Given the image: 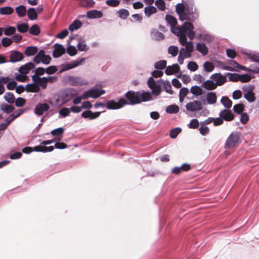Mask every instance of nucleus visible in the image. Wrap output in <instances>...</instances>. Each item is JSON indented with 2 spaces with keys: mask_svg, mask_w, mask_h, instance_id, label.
<instances>
[{
  "mask_svg": "<svg viewBox=\"0 0 259 259\" xmlns=\"http://www.w3.org/2000/svg\"><path fill=\"white\" fill-rule=\"evenodd\" d=\"M165 20L170 26L172 33L179 37L181 45H183L186 42L187 36L190 40H192L194 38L195 33L193 31L194 26L192 23L185 22L182 26H176L177 20L170 15H166Z\"/></svg>",
  "mask_w": 259,
  "mask_h": 259,
  "instance_id": "nucleus-1",
  "label": "nucleus"
},
{
  "mask_svg": "<svg viewBox=\"0 0 259 259\" xmlns=\"http://www.w3.org/2000/svg\"><path fill=\"white\" fill-rule=\"evenodd\" d=\"M194 1L188 0L176 5V12L178 14L179 20L183 21L187 20L193 22L198 17L199 12L196 8H193Z\"/></svg>",
  "mask_w": 259,
  "mask_h": 259,
  "instance_id": "nucleus-2",
  "label": "nucleus"
},
{
  "mask_svg": "<svg viewBox=\"0 0 259 259\" xmlns=\"http://www.w3.org/2000/svg\"><path fill=\"white\" fill-rule=\"evenodd\" d=\"M182 45L185 46V48H182L180 49L178 58V62L181 64L183 63L184 58H189L191 56V53L193 52L194 49L193 44L191 40L189 41H187V39L186 42Z\"/></svg>",
  "mask_w": 259,
  "mask_h": 259,
  "instance_id": "nucleus-3",
  "label": "nucleus"
},
{
  "mask_svg": "<svg viewBox=\"0 0 259 259\" xmlns=\"http://www.w3.org/2000/svg\"><path fill=\"white\" fill-rule=\"evenodd\" d=\"M241 142V133L235 131L232 132L227 138L225 143L224 148L227 149L234 148Z\"/></svg>",
  "mask_w": 259,
  "mask_h": 259,
  "instance_id": "nucleus-4",
  "label": "nucleus"
},
{
  "mask_svg": "<svg viewBox=\"0 0 259 259\" xmlns=\"http://www.w3.org/2000/svg\"><path fill=\"white\" fill-rule=\"evenodd\" d=\"M147 83L149 87L151 89L152 93L153 95H158L160 94L162 90V79L156 81L153 79V77H150Z\"/></svg>",
  "mask_w": 259,
  "mask_h": 259,
  "instance_id": "nucleus-5",
  "label": "nucleus"
},
{
  "mask_svg": "<svg viewBox=\"0 0 259 259\" xmlns=\"http://www.w3.org/2000/svg\"><path fill=\"white\" fill-rule=\"evenodd\" d=\"M54 149L53 146H36L34 147H26L22 149V152L25 154H29L32 151L46 153L52 151Z\"/></svg>",
  "mask_w": 259,
  "mask_h": 259,
  "instance_id": "nucleus-6",
  "label": "nucleus"
},
{
  "mask_svg": "<svg viewBox=\"0 0 259 259\" xmlns=\"http://www.w3.org/2000/svg\"><path fill=\"white\" fill-rule=\"evenodd\" d=\"M127 104V101L125 99L121 98L118 100L117 102L113 100L107 101L106 103V107L109 110H116L122 108Z\"/></svg>",
  "mask_w": 259,
  "mask_h": 259,
  "instance_id": "nucleus-7",
  "label": "nucleus"
},
{
  "mask_svg": "<svg viewBox=\"0 0 259 259\" xmlns=\"http://www.w3.org/2000/svg\"><path fill=\"white\" fill-rule=\"evenodd\" d=\"M244 92V98L249 103L255 100V94L253 92L254 87L251 85H245L242 88Z\"/></svg>",
  "mask_w": 259,
  "mask_h": 259,
  "instance_id": "nucleus-8",
  "label": "nucleus"
},
{
  "mask_svg": "<svg viewBox=\"0 0 259 259\" xmlns=\"http://www.w3.org/2000/svg\"><path fill=\"white\" fill-rule=\"evenodd\" d=\"M125 97L128 101L127 104L135 105L141 102L140 93L129 91L126 93Z\"/></svg>",
  "mask_w": 259,
  "mask_h": 259,
  "instance_id": "nucleus-9",
  "label": "nucleus"
},
{
  "mask_svg": "<svg viewBox=\"0 0 259 259\" xmlns=\"http://www.w3.org/2000/svg\"><path fill=\"white\" fill-rule=\"evenodd\" d=\"M77 95L78 92L77 90L72 88H68L62 93L61 98L64 103H67Z\"/></svg>",
  "mask_w": 259,
  "mask_h": 259,
  "instance_id": "nucleus-10",
  "label": "nucleus"
},
{
  "mask_svg": "<svg viewBox=\"0 0 259 259\" xmlns=\"http://www.w3.org/2000/svg\"><path fill=\"white\" fill-rule=\"evenodd\" d=\"M186 108L187 111L194 112L201 110L203 107L200 101L195 100L187 103L186 105Z\"/></svg>",
  "mask_w": 259,
  "mask_h": 259,
  "instance_id": "nucleus-11",
  "label": "nucleus"
},
{
  "mask_svg": "<svg viewBox=\"0 0 259 259\" xmlns=\"http://www.w3.org/2000/svg\"><path fill=\"white\" fill-rule=\"evenodd\" d=\"M210 78L215 81L214 83L217 86H221L224 84L227 80L226 74L223 75L220 73H216L212 74Z\"/></svg>",
  "mask_w": 259,
  "mask_h": 259,
  "instance_id": "nucleus-12",
  "label": "nucleus"
},
{
  "mask_svg": "<svg viewBox=\"0 0 259 259\" xmlns=\"http://www.w3.org/2000/svg\"><path fill=\"white\" fill-rule=\"evenodd\" d=\"M35 67V65L32 62H28L22 65L19 69V72L21 76L26 77V74L31 69H33Z\"/></svg>",
  "mask_w": 259,
  "mask_h": 259,
  "instance_id": "nucleus-13",
  "label": "nucleus"
},
{
  "mask_svg": "<svg viewBox=\"0 0 259 259\" xmlns=\"http://www.w3.org/2000/svg\"><path fill=\"white\" fill-rule=\"evenodd\" d=\"M10 60L8 62L16 63L22 61L24 58L23 55L18 51H12L10 55Z\"/></svg>",
  "mask_w": 259,
  "mask_h": 259,
  "instance_id": "nucleus-14",
  "label": "nucleus"
},
{
  "mask_svg": "<svg viewBox=\"0 0 259 259\" xmlns=\"http://www.w3.org/2000/svg\"><path fill=\"white\" fill-rule=\"evenodd\" d=\"M49 108L50 107L47 103H39L35 106L34 113L38 116H41L44 112L48 111Z\"/></svg>",
  "mask_w": 259,
  "mask_h": 259,
  "instance_id": "nucleus-15",
  "label": "nucleus"
},
{
  "mask_svg": "<svg viewBox=\"0 0 259 259\" xmlns=\"http://www.w3.org/2000/svg\"><path fill=\"white\" fill-rule=\"evenodd\" d=\"M219 116L223 118L224 120L231 121L234 118V115L230 110L224 109L221 111L219 114Z\"/></svg>",
  "mask_w": 259,
  "mask_h": 259,
  "instance_id": "nucleus-16",
  "label": "nucleus"
},
{
  "mask_svg": "<svg viewBox=\"0 0 259 259\" xmlns=\"http://www.w3.org/2000/svg\"><path fill=\"white\" fill-rule=\"evenodd\" d=\"M54 47L55 49L53 52V57L58 58L65 53V49L62 45L56 43L54 44Z\"/></svg>",
  "mask_w": 259,
  "mask_h": 259,
  "instance_id": "nucleus-17",
  "label": "nucleus"
},
{
  "mask_svg": "<svg viewBox=\"0 0 259 259\" xmlns=\"http://www.w3.org/2000/svg\"><path fill=\"white\" fill-rule=\"evenodd\" d=\"M44 78H45V77H41L36 74L32 76V81L38 84L39 89L41 88L42 89H45L47 87L46 80H45Z\"/></svg>",
  "mask_w": 259,
  "mask_h": 259,
  "instance_id": "nucleus-18",
  "label": "nucleus"
},
{
  "mask_svg": "<svg viewBox=\"0 0 259 259\" xmlns=\"http://www.w3.org/2000/svg\"><path fill=\"white\" fill-rule=\"evenodd\" d=\"M101 113V112H93L92 111L88 110L82 112L81 117L93 120L98 118L100 115Z\"/></svg>",
  "mask_w": 259,
  "mask_h": 259,
  "instance_id": "nucleus-19",
  "label": "nucleus"
},
{
  "mask_svg": "<svg viewBox=\"0 0 259 259\" xmlns=\"http://www.w3.org/2000/svg\"><path fill=\"white\" fill-rule=\"evenodd\" d=\"M217 96L216 94L214 92H208L206 95V101L207 102L205 101V100L202 101V103L203 105H205L207 104H215L217 102Z\"/></svg>",
  "mask_w": 259,
  "mask_h": 259,
  "instance_id": "nucleus-20",
  "label": "nucleus"
},
{
  "mask_svg": "<svg viewBox=\"0 0 259 259\" xmlns=\"http://www.w3.org/2000/svg\"><path fill=\"white\" fill-rule=\"evenodd\" d=\"M91 98L96 99L105 93L104 90H99L97 88H93L89 90Z\"/></svg>",
  "mask_w": 259,
  "mask_h": 259,
  "instance_id": "nucleus-21",
  "label": "nucleus"
},
{
  "mask_svg": "<svg viewBox=\"0 0 259 259\" xmlns=\"http://www.w3.org/2000/svg\"><path fill=\"white\" fill-rule=\"evenodd\" d=\"M191 169V166L189 164L185 163L183 164L181 166H177L174 167L171 169V172L175 174H179L181 170L187 171Z\"/></svg>",
  "mask_w": 259,
  "mask_h": 259,
  "instance_id": "nucleus-22",
  "label": "nucleus"
},
{
  "mask_svg": "<svg viewBox=\"0 0 259 259\" xmlns=\"http://www.w3.org/2000/svg\"><path fill=\"white\" fill-rule=\"evenodd\" d=\"M103 16V13L97 10H93L89 11L87 13V16L89 19H97L102 17Z\"/></svg>",
  "mask_w": 259,
  "mask_h": 259,
  "instance_id": "nucleus-23",
  "label": "nucleus"
},
{
  "mask_svg": "<svg viewBox=\"0 0 259 259\" xmlns=\"http://www.w3.org/2000/svg\"><path fill=\"white\" fill-rule=\"evenodd\" d=\"M180 69V67L178 64H174L171 66L166 67L165 73L167 75H171L178 73Z\"/></svg>",
  "mask_w": 259,
  "mask_h": 259,
  "instance_id": "nucleus-24",
  "label": "nucleus"
},
{
  "mask_svg": "<svg viewBox=\"0 0 259 259\" xmlns=\"http://www.w3.org/2000/svg\"><path fill=\"white\" fill-rule=\"evenodd\" d=\"M78 43L77 44V48L79 51H87L89 48L85 44V41L82 37H79L77 38Z\"/></svg>",
  "mask_w": 259,
  "mask_h": 259,
  "instance_id": "nucleus-25",
  "label": "nucleus"
},
{
  "mask_svg": "<svg viewBox=\"0 0 259 259\" xmlns=\"http://www.w3.org/2000/svg\"><path fill=\"white\" fill-rule=\"evenodd\" d=\"M201 87L208 90H213L217 87L214 81L211 79V80H207L204 81Z\"/></svg>",
  "mask_w": 259,
  "mask_h": 259,
  "instance_id": "nucleus-26",
  "label": "nucleus"
},
{
  "mask_svg": "<svg viewBox=\"0 0 259 259\" xmlns=\"http://www.w3.org/2000/svg\"><path fill=\"white\" fill-rule=\"evenodd\" d=\"M25 90L27 92L37 93L40 89L36 82L28 83L25 87Z\"/></svg>",
  "mask_w": 259,
  "mask_h": 259,
  "instance_id": "nucleus-27",
  "label": "nucleus"
},
{
  "mask_svg": "<svg viewBox=\"0 0 259 259\" xmlns=\"http://www.w3.org/2000/svg\"><path fill=\"white\" fill-rule=\"evenodd\" d=\"M196 49L197 51L200 53L203 56H205L207 54L208 49L207 46L203 43L198 42L196 46Z\"/></svg>",
  "mask_w": 259,
  "mask_h": 259,
  "instance_id": "nucleus-28",
  "label": "nucleus"
},
{
  "mask_svg": "<svg viewBox=\"0 0 259 259\" xmlns=\"http://www.w3.org/2000/svg\"><path fill=\"white\" fill-rule=\"evenodd\" d=\"M38 52V48L36 46L27 47L25 50V54L28 56H32L35 55Z\"/></svg>",
  "mask_w": 259,
  "mask_h": 259,
  "instance_id": "nucleus-29",
  "label": "nucleus"
},
{
  "mask_svg": "<svg viewBox=\"0 0 259 259\" xmlns=\"http://www.w3.org/2000/svg\"><path fill=\"white\" fill-rule=\"evenodd\" d=\"M199 39L208 43H210L214 39L213 36L207 33H201L199 35Z\"/></svg>",
  "mask_w": 259,
  "mask_h": 259,
  "instance_id": "nucleus-30",
  "label": "nucleus"
},
{
  "mask_svg": "<svg viewBox=\"0 0 259 259\" xmlns=\"http://www.w3.org/2000/svg\"><path fill=\"white\" fill-rule=\"evenodd\" d=\"M14 109V107L5 103L0 104V111H2L7 114L10 113Z\"/></svg>",
  "mask_w": 259,
  "mask_h": 259,
  "instance_id": "nucleus-31",
  "label": "nucleus"
},
{
  "mask_svg": "<svg viewBox=\"0 0 259 259\" xmlns=\"http://www.w3.org/2000/svg\"><path fill=\"white\" fill-rule=\"evenodd\" d=\"M151 38L155 40L159 41L164 38V35L157 30H153L151 33Z\"/></svg>",
  "mask_w": 259,
  "mask_h": 259,
  "instance_id": "nucleus-32",
  "label": "nucleus"
},
{
  "mask_svg": "<svg viewBox=\"0 0 259 259\" xmlns=\"http://www.w3.org/2000/svg\"><path fill=\"white\" fill-rule=\"evenodd\" d=\"M81 26V22L78 19H76L69 26L68 29L71 31H73L80 28Z\"/></svg>",
  "mask_w": 259,
  "mask_h": 259,
  "instance_id": "nucleus-33",
  "label": "nucleus"
},
{
  "mask_svg": "<svg viewBox=\"0 0 259 259\" xmlns=\"http://www.w3.org/2000/svg\"><path fill=\"white\" fill-rule=\"evenodd\" d=\"M33 58V61L35 63L39 64L40 62L42 63L43 57H45V51L44 50H40Z\"/></svg>",
  "mask_w": 259,
  "mask_h": 259,
  "instance_id": "nucleus-34",
  "label": "nucleus"
},
{
  "mask_svg": "<svg viewBox=\"0 0 259 259\" xmlns=\"http://www.w3.org/2000/svg\"><path fill=\"white\" fill-rule=\"evenodd\" d=\"M221 102L222 105L227 109H229L232 107V101L227 96H223L222 97Z\"/></svg>",
  "mask_w": 259,
  "mask_h": 259,
  "instance_id": "nucleus-35",
  "label": "nucleus"
},
{
  "mask_svg": "<svg viewBox=\"0 0 259 259\" xmlns=\"http://www.w3.org/2000/svg\"><path fill=\"white\" fill-rule=\"evenodd\" d=\"M16 12L20 17H23L25 16L26 14V9L24 5H20L17 7L15 9Z\"/></svg>",
  "mask_w": 259,
  "mask_h": 259,
  "instance_id": "nucleus-36",
  "label": "nucleus"
},
{
  "mask_svg": "<svg viewBox=\"0 0 259 259\" xmlns=\"http://www.w3.org/2000/svg\"><path fill=\"white\" fill-rule=\"evenodd\" d=\"M156 8L152 6H147L144 9L145 14L147 17L151 16L152 14L156 13Z\"/></svg>",
  "mask_w": 259,
  "mask_h": 259,
  "instance_id": "nucleus-37",
  "label": "nucleus"
},
{
  "mask_svg": "<svg viewBox=\"0 0 259 259\" xmlns=\"http://www.w3.org/2000/svg\"><path fill=\"white\" fill-rule=\"evenodd\" d=\"M27 16L31 20H34L37 18V14L34 8H29L27 11Z\"/></svg>",
  "mask_w": 259,
  "mask_h": 259,
  "instance_id": "nucleus-38",
  "label": "nucleus"
},
{
  "mask_svg": "<svg viewBox=\"0 0 259 259\" xmlns=\"http://www.w3.org/2000/svg\"><path fill=\"white\" fill-rule=\"evenodd\" d=\"M165 111L169 114H176L179 111V107L177 105H171L166 107Z\"/></svg>",
  "mask_w": 259,
  "mask_h": 259,
  "instance_id": "nucleus-39",
  "label": "nucleus"
},
{
  "mask_svg": "<svg viewBox=\"0 0 259 259\" xmlns=\"http://www.w3.org/2000/svg\"><path fill=\"white\" fill-rule=\"evenodd\" d=\"M95 2L94 0H80V5L84 8H92Z\"/></svg>",
  "mask_w": 259,
  "mask_h": 259,
  "instance_id": "nucleus-40",
  "label": "nucleus"
},
{
  "mask_svg": "<svg viewBox=\"0 0 259 259\" xmlns=\"http://www.w3.org/2000/svg\"><path fill=\"white\" fill-rule=\"evenodd\" d=\"M226 76L229 77V81L232 82H237L239 81L240 75L235 73H226Z\"/></svg>",
  "mask_w": 259,
  "mask_h": 259,
  "instance_id": "nucleus-41",
  "label": "nucleus"
},
{
  "mask_svg": "<svg viewBox=\"0 0 259 259\" xmlns=\"http://www.w3.org/2000/svg\"><path fill=\"white\" fill-rule=\"evenodd\" d=\"M162 88L165 91L169 94L172 95L173 91L171 90V85L170 83L168 81H164L163 80Z\"/></svg>",
  "mask_w": 259,
  "mask_h": 259,
  "instance_id": "nucleus-42",
  "label": "nucleus"
},
{
  "mask_svg": "<svg viewBox=\"0 0 259 259\" xmlns=\"http://www.w3.org/2000/svg\"><path fill=\"white\" fill-rule=\"evenodd\" d=\"M166 61L162 60L155 63L154 67L159 70H162L166 67Z\"/></svg>",
  "mask_w": 259,
  "mask_h": 259,
  "instance_id": "nucleus-43",
  "label": "nucleus"
},
{
  "mask_svg": "<svg viewBox=\"0 0 259 259\" xmlns=\"http://www.w3.org/2000/svg\"><path fill=\"white\" fill-rule=\"evenodd\" d=\"M40 32L39 27L36 24L32 25L29 30V33L33 35H38Z\"/></svg>",
  "mask_w": 259,
  "mask_h": 259,
  "instance_id": "nucleus-44",
  "label": "nucleus"
},
{
  "mask_svg": "<svg viewBox=\"0 0 259 259\" xmlns=\"http://www.w3.org/2000/svg\"><path fill=\"white\" fill-rule=\"evenodd\" d=\"M14 12V9L11 7H5L0 8V14L3 15H10Z\"/></svg>",
  "mask_w": 259,
  "mask_h": 259,
  "instance_id": "nucleus-45",
  "label": "nucleus"
},
{
  "mask_svg": "<svg viewBox=\"0 0 259 259\" xmlns=\"http://www.w3.org/2000/svg\"><path fill=\"white\" fill-rule=\"evenodd\" d=\"M4 99L9 104H12L15 102L14 95L11 92L7 93L4 96Z\"/></svg>",
  "mask_w": 259,
  "mask_h": 259,
  "instance_id": "nucleus-46",
  "label": "nucleus"
},
{
  "mask_svg": "<svg viewBox=\"0 0 259 259\" xmlns=\"http://www.w3.org/2000/svg\"><path fill=\"white\" fill-rule=\"evenodd\" d=\"M244 109V106L242 103L237 104L233 106L234 112L238 114H241Z\"/></svg>",
  "mask_w": 259,
  "mask_h": 259,
  "instance_id": "nucleus-47",
  "label": "nucleus"
},
{
  "mask_svg": "<svg viewBox=\"0 0 259 259\" xmlns=\"http://www.w3.org/2000/svg\"><path fill=\"white\" fill-rule=\"evenodd\" d=\"M18 31L20 33H25L29 29V26L27 24L21 23L17 25Z\"/></svg>",
  "mask_w": 259,
  "mask_h": 259,
  "instance_id": "nucleus-48",
  "label": "nucleus"
},
{
  "mask_svg": "<svg viewBox=\"0 0 259 259\" xmlns=\"http://www.w3.org/2000/svg\"><path fill=\"white\" fill-rule=\"evenodd\" d=\"M191 93L195 95L199 96L202 94V90L200 87L197 85L192 86L190 89Z\"/></svg>",
  "mask_w": 259,
  "mask_h": 259,
  "instance_id": "nucleus-49",
  "label": "nucleus"
},
{
  "mask_svg": "<svg viewBox=\"0 0 259 259\" xmlns=\"http://www.w3.org/2000/svg\"><path fill=\"white\" fill-rule=\"evenodd\" d=\"M182 132V128L179 127L172 129L169 133L170 138L175 139L178 135Z\"/></svg>",
  "mask_w": 259,
  "mask_h": 259,
  "instance_id": "nucleus-50",
  "label": "nucleus"
},
{
  "mask_svg": "<svg viewBox=\"0 0 259 259\" xmlns=\"http://www.w3.org/2000/svg\"><path fill=\"white\" fill-rule=\"evenodd\" d=\"M203 67L205 70L208 72L212 71L214 68L212 63L209 61L205 62L203 64Z\"/></svg>",
  "mask_w": 259,
  "mask_h": 259,
  "instance_id": "nucleus-51",
  "label": "nucleus"
},
{
  "mask_svg": "<svg viewBox=\"0 0 259 259\" xmlns=\"http://www.w3.org/2000/svg\"><path fill=\"white\" fill-rule=\"evenodd\" d=\"M70 108L69 109L68 108H62L59 111V114L60 117H65L67 116L70 113Z\"/></svg>",
  "mask_w": 259,
  "mask_h": 259,
  "instance_id": "nucleus-52",
  "label": "nucleus"
},
{
  "mask_svg": "<svg viewBox=\"0 0 259 259\" xmlns=\"http://www.w3.org/2000/svg\"><path fill=\"white\" fill-rule=\"evenodd\" d=\"M119 17L122 19H125L129 15L128 11L125 9H121L118 10Z\"/></svg>",
  "mask_w": 259,
  "mask_h": 259,
  "instance_id": "nucleus-53",
  "label": "nucleus"
},
{
  "mask_svg": "<svg viewBox=\"0 0 259 259\" xmlns=\"http://www.w3.org/2000/svg\"><path fill=\"white\" fill-rule=\"evenodd\" d=\"M179 51L178 48L175 46H171L168 48V53L171 54L172 57H175L177 55Z\"/></svg>",
  "mask_w": 259,
  "mask_h": 259,
  "instance_id": "nucleus-54",
  "label": "nucleus"
},
{
  "mask_svg": "<svg viewBox=\"0 0 259 259\" xmlns=\"http://www.w3.org/2000/svg\"><path fill=\"white\" fill-rule=\"evenodd\" d=\"M199 122L197 119H193L188 124L189 128L191 129H196L199 127Z\"/></svg>",
  "mask_w": 259,
  "mask_h": 259,
  "instance_id": "nucleus-55",
  "label": "nucleus"
},
{
  "mask_svg": "<svg viewBox=\"0 0 259 259\" xmlns=\"http://www.w3.org/2000/svg\"><path fill=\"white\" fill-rule=\"evenodd\" d=\"M151 95L150 92H146L140 94L141 102H146L150 100Z\"/></svg>",
  "mask_w": 259,
  "mask_h": 259,
  "instance_id": "nucleus-56",
  "label": "nucleus"
},
{
  "mask_svg": "<svg viewBox=\"0 0 259 259\" xmlns=\"http://www.w3.org/2000/svg\"><path fill=\"white\" fill-rule=\"evenodd\" d=\"M85 62V59L83 58L77 59L74 61L70 63L72 68H74L80 65H82Z\"/></svg>",
  "mask_w": 259,
  "mask_h": 259,
  "instance_id": "nucleus-57",
  "label": "nucleus"
},
{
  "mask_svg": "<svg viewBox=\"0 0 259 259\" xmlns=\"http://www.w3.org/2000/svg\"><path fill=\"white\" fill-rule=\"evenodd\" d=\"M155 4L160 10L164 11L165 9V4L163 0H157Z\"/></svg>",
  "mask_w": 259,
  "mask_h": 259,
  "instance_id": "nucleus-58",
  "label": "nucleus"
},
{
  "mask_svg": "<svg viewBox=\"0 0 259 259\" xmlns=\"http://www.w3.org/2000/svg\"><path fill=\"white\" fill-rule=\"evenodd\" d=\"M66 51L67 53L70 56H73L76 55L77 53V50L76 48L73 46H69L67 49Z\"/></svg>",
  "mask_w": 259,
  "mask_h": 259,
  "instance_id": "nucleus-59",
  "label": "nucleus"
},
{
  "mask_svg": "<svg viewBox=\"0 0 259 259\" xmlns=\"http://www.w3.org/2000/svg\"><path fill=\"white\" fill-rule=\"evenodd\" d=\"M198 66L197 63L194 61H190L188 64V68L191 71H195L198 69Z\"/></svg>",
  "mask_w": 259,
  "mask_h": 259,
  "instance_id": "nucleus-60",
  "label": "nucleus"
},
{
  "mask_svg": "<svg viewBox=\"0 0 259 259\" xmlns=\"http://www.w3.org/2000/svg\"><path fill=\"white\" fill-rule=\"evenodd\" d=\"M63 132L64 128L63 127H58L52 130L51 132V134L54 136H57L61 135Z\"/></svg>",
  "mask_w": 259,
  "mask_h": 259,
  "instance_id": "nucleus-61",
  "label": "nucleus"
},
{
  "mask_svg": "<svg viewBox=\"0 0 259 259\" xmlns=\"http://www.w3.org/2000/svg\"><path fill=\"white\" fill-rule=\"evenodd\" d=\"M16 32V29L14 27L9 26L4 30V33L6 35H10Z\"/></svg>",
  "mask_w": 259,
  "mask_h": 259,
  "instance_id": "nucleus-62",
  "label": "nucleus"
},
{
  "mask_svg": "<svg viewBox=\"0 0 259 259\" xmlns=\"http://www.w3.org/2000/svg\"><path fill=\"white\" fill-rule=\"evenodd\" d=\"M251 79L250 75L247 74L240 75L239 81L241 82H247Z\"/></svg>",
  "mask_w": 259,
  "mask_h": 259,
  "instance_id": "nucleus-63",
  "label": "nucleus"
},
{
  "mask_svg": "<svg viewBox=\"0 0 259 259\" xmlns=\"http://www.w3.org/2000/svg\"><path fill=\"white\" fill-rule=\"evenodd\" d=\"M249 120V116L246 113L243 112L241 114L240 116V122L243 124H245Z\"/></svg>",
  "mask_w": 259,
  "mask_h": 259,
  "instance_id": "nucleus-64",
  "label": "nucleus"
}]
</instances>
